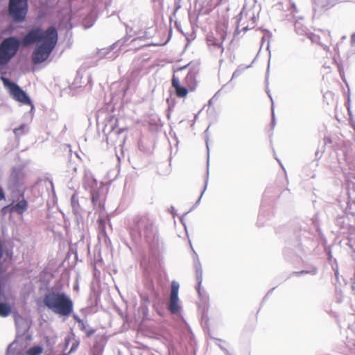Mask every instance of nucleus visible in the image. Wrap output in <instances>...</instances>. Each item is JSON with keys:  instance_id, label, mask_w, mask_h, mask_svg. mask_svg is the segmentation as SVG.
Listing matches in <instances>:
<instances>
[{"instance_id": "nucleus-1", "label": "nucleus", "mask_w": 355, "mask_h": 355, "mask_svg": "<svg viewBox=\"0 0 355 355\" xmlns=\"http://www.w3.org/2000/svg\"><path fill=\"white\" fill-rule=\"evenodd\" d=\"M130 234L135 239L144 238L150 248L157 252L164 248V243L157 234V229L153 220L147 215L133 218Z\"/></svg>"}, {"instance_id": "nucleus-2", "label": "nucleus", "mask_w": 355, "mask_h": 355, "mask_svg": "<svg viewBox=\"0 0 355 355\" xmlns=\"http://www.w3.org/2000/svg\"><path fill=\"white\" fill-rule=\"evenodd\" d=\"M46 307L54 313L63 317L69 316L73 310V303L71 297L64 291L51 290L43 297Z\"/></svg>"}, {"instance_id": "nucleus-3", "label": "nucleus", "mask_w": 355, "mask_h": 355, "mask_svg": "<svg viewBox=\"0 0 355 355\" xmlns=\"http://www.w3.org/2000/svg\"><path fill=\"white\" fill-rule=\"evenodd\" d=\"M46 36L48 41L37 44L32 53V61L35 64L45 61L56 46L58 35L55 27L51 26Z\"/></svg>"}, {"instance_id": "nucleus-4", "label": "nucleus", "mask_w": 355, "mask_h": 355, "mask_svg": "<svg viewBox=\"0 0 355 355\" xmlns=\"http://www.w3.org/2000/svg\"><path fill=\"white\" fill-rule=\"evenodd\" d=\"M23 46L20 39L16 36H9L0 43V70L5 69Z\"/></svg>"}, {"instance_id": "nucleus-5", "label": "nucleus", "mask_w": 355, "mask_h": 355, "mask_svg": "<svg viewBox=\"0 0 355 355\" xmlns=\"http://www.w3.org/2000/svg\"><path fill=\"white\" fill-rule=\"evenodd\" d=\"M126 128L117 126V119L109 121L103 129L107 144L122 147L126 139Z\"/></svg>"}, {"instance_id": "nucleus-6", "label": "nucleus", "mask_w": 355, "mask_h": 355, "mask_svg": "<svg viewBox=\"0 0 355 355\" xmlns=\"http://www.w3.org/2000/svg\"><path fill=\"white\" fill-rule=\"evenodd\" d=\"M28 10V0H8V12L12 21L22 23Z\"/></svg>"}, {"instance_id": "nucleus-7", "label": "nucleus", "mask_w": 355, "mask_h": 355, "mask_svg": "<svg viewBox=\"0 0 355 355\" xmlns=\"http://www.w3.org/2000/svg\"><path fill=\"white\" fill-rule=\"evenodd\" d=\"M1 80L5 87L9 90L10 95L14 100L24 105H31L32 109L33 108L31 98L17 83L3 77Z\"/></svg>"}, {"instance_id": "nucleus-8", "label": "nucleus", "mask_w": 355, "mask_h": 355, "mask_svg": "<svg viewBox=\"0 0 355 355\" xmlns=\"http://www.w3.org/2000/svg\"><path fill=\"white\" fill-rule=\"evenodd\" d=\"M25 173L21 165L14 166L11 168L6 185L11 192L17 191L24 183Z\"/></svg>"}, {"instance_id": "nucleus-9", "label": "nucleus", "mask_w": 355, "mask_h": 355, "mask_svg": "<svg viewBox=\"0 0 355 355\" xmlns=\"http://www.w3.org/2000/svg\"><path fill=\"white\" fill-rule=\"evenodd\" d=\"M51 28L49 26L45 31H43L41 27H34L30 29L26 34L20 39L23 46H29L34 44H41L45 41H48L47 33Z\"/></svg>"}, {"instance_id": "nucleus-10", "label": "nucleus", "mask_w": 355, "mask_h": 355, "mask_svg": "<svg viewBox=\"0 0 355 355\" xmlns=\"http://www.w3.org/2000/svg\"><path fill=\"white\" fill-rule=\"evenodd\" d=\"M180 285L179 283L173 281L171 283V293L169 296V302L168 303V311L173 315H179L181 311V306L179 304V297H178V291H179Z\"/></svg>"}, {"instance_id": "nucleus-11", "label": "nucleus", "mask_w": 355, "mask_h": 355, "mask_svg": "<svg viewBox=\"0 0 355 355\" xmlns=\"http://www.w3.org/2000/svg\"><path fill=\"white\" fill-rule=\"evenodd\" d=\"M295 28L297 35H306L312 42L318 43L321 45L322 49L325 51H329V46L326 44H323L320 42V36L309 32V30L304 27L301 21H296L295 23Z\"/></svg>"}, {"instance_id": "nucleus-12", "label": "nucleus", "mask_w": 355, "mask_h": 355, "mask_svg": "<svg viewBox=\"0 0 355 355\" xmlns=\"http://www.w3.org/2000/svg\"><path fill=\"white\" fill-rule=\"evenodd\" d=\"M103 189V184L102 182L99 184V188L90 192L91 200L93 204L94 208L98 211H101L104 209V199L102 197V191Z\"/></svg>"}, {"instance_id": "nucleus-13", "label": "nucleus", "mask_w": 355, "mask_h": 355, "mask_svg": "<svg viewBox=\"0 0 355 355\" xmlns=\"http://www.w3.org/2000/svg\"><path fill=\"white\" fill-rule=\"evenodd\" d=\"M193 267L196 272V277L197 282L196 290L200 294V287L202 282V268L197 253L193 251Z\"/></svg>"}, {"instance_id": "nucleus-14", "label": "nucleus", "mask_w": 355, "mask_h": 355, "mask_svg": "<svg viewBox=\"0 0 355 355\" xmlns=\"http://www.w3.org/2000/svg\"><path fill=\"white\" fill-rule=\"evenodd\" d=\"M83 187L85 190L89 191V193L92 192V190L94 191L99 188L96 180L89 172L85 173V176L83 180Z\"/></svg>"}, {"instance_id": "nucleus-15", "label": "nucleus", "mask_w": 355, "mask_h": 355, "mask_svg": "<svg viewBox=\"0 0 355 355\" xmlns=\"http://www.w3.org/2000/svg\"><path fill=\"white\" fill-rule=\"evenodd\" d=\"M172 87L175 89L177 96L180 98L185 97L188 94V89L186 87L182 86L180 80L174 74L171 80Z\"/></svg>"}, {"instance_id": "nucleus-16", "label": "nucleus", "mask_w": 355, "mask_h": 355, "mask_svg": "<svg viewBox=\"0 0 355 355\" xmlns=\"http://www.w3.org/2000/svg\"><path fill=\"white\" fill-rule=\"evenodd\" d=\"M9 207H11V212H15L21 215L28 209V202L23 198L15 205L13 203L10 204Z\"/></svg>"}, {"instance_id": "nucleus-17", "label": "nucleus", "mask_w": 355, "mask_h": 355, "mask_svg": "<svg viewBox=\"0 0 355 355\" xmlns=\"http://www.w3.org/2000/svg\"><path fill=\"white\" fill-rule=\"evenodd\" d=\"M78 327L85 334L87 338L91 337L96 332V329L89 325L87 320H84L78 325Z\"/></svg>"}, {"instance_id": "nucleus-18", "label": "nucleus", "mask_w": 355, "mask_h": 355, "mask_svg": "<svg viewBox=\"0 0 355 355\" xmlns=\"http://www.w3.org/2000/svg\"><path fill=\"white\" fill-rule=\"evenodd\" d=\"M71 206L72 211L76 216H78L81 214V208L76 193H73L71 197Z\"/></svg>"}, {"instance_id": "nucleus-19", "label": "nucleus", "mask_w": 355, "mask_h": 355, "mask_svg": "<svg viewBox=\"0 0 355 355\" xmlns=\"http://www.w3.org/2000/svg\"><path fill=\"white\" fill-rule=\"evenodd\" d=\"M206 145H207V157H209V145H208V140L207 139L206 140ZM209 159L207 158V171L206 178H205V187H204L202 192L201 193L200 196L199 197V198L196 201V205H198L200 202V200H201V198H202V196H203V194H204V193H205V190L207 189V187L208 180H209Z\"/></svg>"}, {"instance_id": "nucleus-20", "label": "nucleus", "mask_w": 355, "mask_h": 355, "mask_svg": "<svg viewBox=\"0 0 355 355\" xmlns=\"http://www.w3.org/2000/svg\"><path fill=\"white\" fill-rule=\"evenodd\" d=\"M225 39V36H223V40L220 42L219 40L215 39V38H208L207 39V43L209 46H213L215 48H217L220 49V52L222 53L224 51V48L222 46V42Z\"/></svg>"}, {"instance_id": "nucleus-21", "label": "nucleus", "mask_w": 355, "mask_h": 355, "mask_svg": "<svg viewBox=\"0 0 355 355\" xmlns=\"http://www.w3.org/2000/svg\"><path fill=\"white\" fill-rule=\"evenodd\" d=\"M107 217L102 215H99L97 219L98 228L101 233L105 234V225H106Z\"/></svg>"}, {"instance_id": "nucleus-22", "label": "nucleus", "mask_w": 355, "mask_h": 355, "mask_svg": "<svg viewBox=\"0 0 355 355\" xmlns=\"http://www.w3.org/2000/svg\"><path fill=\"white\" fill-rule=\"evenodd\" d=\"M42 352V347L40 345H34L26 351V355H40Z\"/></svg>"}, {"instance_id": "nucleus-23", "label": "nucleus", "mask_w": 355, "mask_h": 355, "mask_svg": "<svg viewBox=\"0 0 355 355\" xmlns=\"http://www.w3.org/2000/svg\"><path fill=\"white\" fill-rule=\"evenodd\" d=\"M28 131L27 125L25 123L21 124L18 128H15L13 132L16 137H20L26 134Z\"/></svg>"}, {"instance_id": "nucleus-24", "label": "nucleus", "mask_w": 355, "mask_h": 355, "mask_svg": "<svg viewBox=\"0 0 355 355\" xmlns=\"http://www.w3.org/2000/svg\"><path fill=\"white\" fill-rule=\"evenodd\" d=\"M114 49V46H110L109 49H101L98 51V54L99 57H101V58L107 56V58L110 59H114L116 57L118 56L117 55H114V54H115V53H114L112 55L108 56V54L110 53L109 51L112 50Z\"/></svg>"}, {"instance_id": "nucleus-25", "label": "nucleus", "mask_w": 355, "mask_h": 355, "mask_svg": "<svg viewBox=\"0 0 355 355\" xmlns=\"http://www.w3.org/2000/svg\"><path fill=\"white\" fill-rule=\"evenodd\" d=\"M79 345L80 340L78 339L73 338L69 351L67 354H64L63 355H69L70 354L75 352L78 349Z\"/></svg>"}, {"instance_id": "nucleus-26", "label": "nucleus", "mask_w": 355, "mask_h": 355, "mask_svg": "<svg viewBox=\"0 0 355 355\" xmlns=\"http://www.w3.org/2000/svg\"><path fill=\"white\" fill-rule=\"evenodd\" d=\"M317 272H318L317 269L315 268H314L311 270H303L301 271L293 272V274L297 277H299V276H300L302 275H304V274H311L312 275H315L317 274Z\"/></svg>"}, {"instance_id": "nucleus-27", "label": "nucleus", "mask_w": 355, "mask_h": 355, "mask_svg": "<svg viewBox=\"0 0 355 355\" xmlns=\"http://www.w3.org/2000/svg\"><path fill=\"white\" fill-rule=\"evenodd\" d=\"M103 352V347L98 343H95L92 349V355H101Z\"/></svg>"}, {"instance_id": "nucleus-28", "label": "nucleus", "mask_w": 355, "mask_h": 355, "mask_svg": "<svg viewBox=\"0 0 355 355\" xmlns=\"http://www.w3.org/2000/svg\"><path fill=\"white\" fill-rule=\"evenodd\" d=\"M195 79L196 72L193 71H190L185 78V80L187 83V84H192L195 81Z\"/></svg>"}, {"instance_id": "nucleus-29", "label": "nucleus", "mask_w": 355, "mask_h": 355, "mask_svg": "<svg viewBox=\"0 0 355 355\" xmlns=\"http://www.w3.org/2000/svg\"><path fill=\"white\" fill-rule=\"evenodd\" d=\"M213 339L216 340L218 342L217 345L220 347L221 350H223L225 352V355H229V351L221 344L222 343H225V341L215 338H213Z\"/></svg>"}, {"instance_id": "nucleus-30", "label": "nucleus", "mask_w": 355, "mask_h": 355, "mask_svg": "<svg viewBox=\"0 0 355 355\" xmlns=\"http://www.w3.org/2000/svg\"><path fill=\"white\" fill-rule=\"evenodd\" d=\"M15 323H16V325L17 327H19L21 323L24 324V323H26V322L21 318V319H19V320H15ZM28 328H29L28 325L27 324H26L25 327H23V329H21V331L23 333H24V332H26L28 329Z\"/></svg>"}, {"instance_id": "nucleus-31", "label": "nucleus", "mask_w": 355, "mask_h": 355, "mask_svg": "<svg viewBox=\"0 0 355 355\" xmlns=\"http://www.w3.org/2000/svg\"><path fill=\"white\" fill-rule=\"evenodd\" d=\"M243 12L241 11L236 17V23L237 24V26H236V32L237 34H239L240 33L239 31V23H240V21L242 19V17H243Z\"/></svg>"}, {"instance_id": "nucleus-32", "label": "nucleus", "mask_w": 355, "mask_h": 355, "mask_svg": "<svg viewBox=\"0 0 355 355\" xmlns=\"http://www.w3.org/2000/svg\"><path fill=\"white\" fill-rule=\"evenodd\" d=\"M14 345H15V343H10L8 347H7V349H6V355H14L15 354V349H14Z\"/></svg>"}, {"instance_id": "nucleus-33", "label": "nucleus", "mask_w": 355, "mask_h": 355, "mask_svg": "<svg viewBox=\"0 0 355 355\" xmlns=\"http://www.w3.org/2000/svg\"><path fill=\"white\" fill-rule=\"evenodd\" d=\"M244 68H237L232 74V79L239 77L243 73Z\"/></svg>"}, {"instance_id": "nucleus-34", "label": "nucleus", "mask_w": 355, "mask_h": 355, "mask_svg": "<svg viewBox=\"0 0 355 355\" xmlns=\"http://www.w3.org/2000/svg\"><path fill=\"white\" fill-rule=\"evenodd\" d=\"M182 7L181 5V0H175L174 3V14L178 12V10H180Z\"/></svg>"}, {"instance_id": "nucleus-35", "label": "nucleus", "mask_w": 355, "mask_h": 355, "mask_svg": "<svg viewBox=\"0 0 355 355\" xmlns=\"http://www.w3.org/2000/svg\"><path fill=\"white\" fill-rule=\"evenodd\" d=\"M6 200V194L3 188L0 186V201Z\"/></svg>"}, {"instance_id": "nucleus-36", "label": "nucleus", "mask_w": 355, "mask_h": 355, "mask_svg": "<svg viewBox=\"0 0 355 355\" xmlns=\"http://www.w3.org/2000/svg\"><path fill=\"white\" fill-rule=\"evenodd\" d=\"M8 210H9L11 212V207H9V205H7V206L3 207L1 209V212H2L3 214H6L7 213Z\"/></svg>"}, {"instance_id": "nucleus-37", "label": "nucleus", "mask_w": 355, "mask_h": 355, "mask_svg": "<svg viewBox=\"0 0 355 355\" xmlns=\"http://www.w3.org/2000/svg\"><path fill=\"white\" fill-rule=\"evenodd\" d=\"M73 319L78 323V325L82 323L85 320L80 319L77 315L73 314Z\"/></svg>"}, {"instance_id": "nucleus-38", "label": "nucleus", "mask_w": 355, "mask_h": 355, "mask_svg": "<svg viewBox=\"0 0 355 355\" xmlns=\"http://www.w3.org/2000/svg\"><path fill=\"white\" fill-rule=\"evenodd\" d=\"M275 123L273 107L272 106V126L274 128Z\"/></svg>"}, {"instance_id": "nucleus-39", "label": "nucleus", "mask_w": 355, "mask_h": 355, "mask_svg": "<svg viewBox=\"0 0 355 355\" xmlns=\"http://www.w3.org/2000/svg\"><path fill=\"white\" fill-rule=\"evenodd\" d=\"M71 342V338L69 337V336H67L65 337L64 338V345H65V347H68V345H69Z\"/></svg>"}, {"instance_id": "nucleus-40", "label": "nucleus", "mask_w": 355, "mask_h": 355, "mask_svg": "<svg viewBox=\"0 0 355 355\" xmlns=\"http://www.w3.org/2000/svg\"><path fill=\"white\" fill-rule=\"evenodd\" d=\"M6 255H7V257H10V259H12V251H10V252L7 251V252H6Z\"/></svg>"}, {"instance_id": "nucleus-41", "label": "nucleus", "mask_w": 355, "mask_h": 355, "mask_svg": "<svg viewBox=\"0 0 355 355\" xmlns=\"http://www.w3.org/2000/svg\"><path fill=\"white\" fill-rule=\"evenodd\" d=\"M351 42H352V43H355V33L354 34H352V35L351 37Z\"/></svg>"}, {"instance_id": "nucleus-42", "label": "nucleus", "mask_w": 355, "mask_h": 355, "mask_svg": "<svg viewBox=\"0 0 355 355\" xmlns=\"http://www.w3.org/2000/svg\"><path fill=\"white\" fill-rule=\"evenodd\" d=\"M170 211L174 214V211H175V208L173 206H171V208H170Z\"/></svg>"}, {"instance_id": "nucleus-43", "label": "nucleus", "mask_w": 355, "mask_h": 355, "mask_svg": "<svg viewBox=\"0 0 355 355\" xmlns=\"http://www.w3.org/2000/svg\"><path fill=\"white\" fill-rule=\"evenodd\" d=\"M216 94H216L214 95V96L212 98H211V99L209 100V104L212 103L213 98L216 96Z\"/></svg>"}, {"instance_id": "nucleus-44", "label": "nucleus", "mask_w": 355, "mask_h": 355, "mask_svg": "<svg viewBox=\"0 0 355 355\" xmlns=\"http://www.w3.org/2000/svg\"><path fill=\"white\" fill-rule=\"evenodd\" d=\"M142 300H148V297H145V296H143L142 297Z\"/></svg>"}, {"instance_id": "nucleus-45", "label": "nucleus", "mask_w": 355, "mask_h": 355, "mask_svg": "<svg viewBox=\"0 0 355 355\" xmlns=\"http://www.w3.org/2000/svg\"><path fill=\"white\" fill-rule=\"evenodd\" d=\"M251 18H252V20L254 21H254H255V19H256V17H255L254 15H253L252 16V17H251Z\"/></svg>"}, {"instance_id": "nucleus-46", "label": "nucleus", "mask_w": 355, "mask_h": 355, "mask_svg": "<svg viewBox=\"0 0 355 355\" xmlns=\"http://www.w3.org/2000/svg\"><path fill=\"white\" fill-rule=\"evenodd\" d=\"M243 30L244 31H246L248 30V26H245V27H243Z\"/></svg>"}, {"instance_id": "nucleus-47", "label": "nucleus", "mask_w": 355, "mask_h": 355, "mask_svg": "<svg viewBox=\"0 0 355 355\" xmlns=\"http://www.w3.org/2000/svg\"><path fill=\"white\" fill-rule=\"evenodd\" d=\"M187 66H184V67L180 68V70H182V69H186V68H187Z\"/></svg>"}, {"instance_id": "nucleus-48", "label": "nucleus", "mask_w": 355, "mask_h": 355, "mask_svg": "<svg viewBox=\"0 0 355 355\" xmlns=\"http://www.w3.org/2000/svg\"><path fill=\"white\" fill-rule=\"evenodd\" d=\"M273 290H275V288H272L269 292L268 294H269L270 292H272Z\"/></svg>"}, {"instance_id": "nucleus-49", "label": "nucleus", "mask_w": 355, "mask_h": 355, "mask_svg": "<svg viewBox=\"0 0 355 355\" xmlns=\"http://www.w3.org/2000/svg\"><path fill=\"white\" fill-rule=\"evenodd\" d=\"M327 35L329 37H330V32L329 31H327Z\"/></svg>"}, {"instance_id": "nucleus-50", "label": "nucleus", "mask_w": 355, "mask_h": 355, "mask_svg": "<svg viewBox=\"0 0 355 355\" xmlns=\"http://www.w3.org/2000/svg\"><path fill=\"white\" fill-rule=\"evenodd\" d=\"M177 28L180 31V26H178V25H177Z\"/></svg>"}, {"instance_id": "nucleus-51", "label": "nucleus", "mask_w": 355, "mask_h": 355, "mask_svg": "<svg viewBox=\"0 0 355 355\" xmlns=\"http://www.w3.org/2000/svg\"><path fill=\"white\" fill-rule=\"evenodd\" d=\"M269 97H270V98L271 99V101H272V96H271L270 95H269Z\"/></svg>"}, {"instance_id": "nucleus-52", "label": "nucleus", "mask_w": 355, "mask_h": 355, "mask_svg": "<svg viewBox=\"0 0 355 355\" xmlns=\"http://www.w3.org/2000/svg\"><path fill=\"white\" fill-rule=\"evenodd\" d=\"M350 0H344V1H349Z\"/></svg>"}, {"instance_id": "nucleus-53", "label": "nucleus", "mask_w": 355, "mask_h": 355, "mask_svg": "<svg viewBox=\"0 0 355 355\" xmlns=\"http://www.w3.org/2000/svg\"><path fill=\"white\" fill-rule=\"evenodd\" d=\"M254 1H255V2H257V0H254Z\"/></svg>"}]
</instances>
